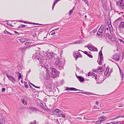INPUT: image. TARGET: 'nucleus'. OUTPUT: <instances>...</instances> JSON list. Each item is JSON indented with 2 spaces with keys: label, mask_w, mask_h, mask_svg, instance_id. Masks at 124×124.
Returning <instances> with one entry per match:
<instances>
[{
  "label": "nucleus",
  "mask_w": 124,
  "mask_h": 124,
  "mask_svg": "<svg viewBox=\"0 0 124 124\" xmlns=\"http://www.w3.org/2000/svg\"><path fill=\"white\" fill-rule=\"evenodd\" d=\"M44 52L39 50H37L36 52V53L35 55L33 56L32 58L34 59H37L38 60H41V58L44 57H43L44 55Z\"/></svg>",
  "instance_id": "obj_1"
},
{
  "label": "nucleus",
  "mask_w": 124,
  "mask_h": 124,
  "mask_svg": "<svg viewBox=\"0 0 124 124\" xmlns=\"http://www.w3.org/2000/svg\"><path fill=\"white\" fill-rule=\"evenodd\" d=\"M55 67L59 70H62L63 68L62 62L60 60H57L54 63Z\"/></svg>",
  "instance_id": "obj_2"
},
{
  "label": "nucleus",
  "mask_w": 124,
  "mask_h": 124,
  "mask_svg": "<svg viewBox=\"0 0 124 124\" xmlns=\"http://www.w3.org/2000/svg\"><path fill=\"white\" fill-rule=\"evenodd\" d=\"M116 5L120 9H124V0H120L116 1Z\"/></svg>",
  "instance_id": "obj_3"
},
{
  "label": "nucleus",
  "mask_w": 124,
  "mask_h": 124,
  "mask_svg": "<svg viewBox=\"0 0 124 124\" xmlns=\"http://www.w3.org/2000/svg\"><path fill=\"white\" fill-rule=\"evenodd\" d=\"M55 55H56V54L54 53L53 52H47L46 53L45 56L47 59H51L54 57Z\"/></svg>",
  "instance_id": "obj_4"
},
{
  "label": "nucleus",
  "mask_w": 124,
  "mask_h": 124,
  "mask_svg": "<svg viewBox=\"0 0 124 124\" xmlns=\"http://www.w3.org/2000/svg\"><path fill=\"white\" fill-rule=\"evenodd\" d=\"M112 58L115 61L118 62L120 59L121 55L120 53L115 54L113 55Z\"/></svg>",
  "instance_id": "obj_5"
},
{
  "label": "nucleus",
  "mask_w": 124,
  "mask_h": 124,
  "mask_svg": "<svg viewBox=\"0 0 124 124\" xmlns=\"http://www.w3.org/2000/svg\"><path fill=\"white\" fill-rule=\"evenodd\" d=\"M45 68H46V70L47 73H48V74H50L49 73V71L50 70H49L50 69V70L52 71V74L54 75H55L56 74V73H57V71L56 69H48L46 68V67H45Z\"/></svg>",
  "instance_id": "obj_6"
},
{
  "label": "nucleus",
  "mask_w": 124,
  "mask_h": 124,
  "mask_svg": "<svg viewBox=\"0 0 124 124\" xmlns=\"http://www.w3.org/2000/svg\"><path fill=\"white\" fill-rule=\"evenodd\" d=\"M119 30L120 32H123V29L124 28V22H121L119 25Z\"/></svg>",
  "instance_id": "obj_7"
},
{
  "label": "nucleus",
  "mask_w": 124,
  "mask_h": 124,
  "mask_svg": "<svg viewBox=\"0 0 124 124\" xmlns=\"http://www.w3.org/2000/svg\"><path fill=\"white\" fill-rule=\"evenodd\" d=\"M88 46V49L91 51H98L97 49L94 46L89 45Z\"/></svg>",
  "instance_id": "obj_8"
},
{
  "label": "nucleus",
  "mask_w": 124,
  "mask_h": 124,
  "mask_svg": "<svg viewBox=\"0 0 124 124\" xmlns=\"http://www.w3.org/2000/svg\"><path fill=\"white\" fill-rule=\"evenodd\" d=\"M6 75L8 78L13 83H15L16 81V79L12 76L11 75H9L7 74H6Z\"/></svg>",
  "instance_id": "obj_9"
},
{
  "label": "nucleus",
  "mask_w": 124,
  "mask_h": 124,
  "mask_svg": "<svg viewBox=\"0 0 124 124\" xmlns=\"http://www.w3.org/2000/svg\"><path fill=\"white\" fill-rule=\"evenodd\" d=\"M74 57L76 58V60L77 61L78 58L79 57H82V55L79 52H76L73 54Z\"/></svg>",
  "instance_id": "obj_10"
},
{
  "label": "nucleus",
  "mask_w": 124,
  "mask_h": 124,
  "mask_svg": "<svg viewBox=\"0 0 124 124\" xmlns=\"http://www.w3.org/2000/svg\"><path fill=\"white\" fill-rule=\"evenodd\" d=\"M59 28H58L56 29H55L54 30H52L50 33V34L52 35H55L56 33L57 32V30H59Z\"/></svg>",
  "instance_id": "obj_11"
},
{
  "label": "nucleus",
  "mask_w": 124,
  "mask_h": 124,
  "mask_svg": "<svg viewBox=\"0 0 124 124\" xmlns=\"http://www.w3.org/2000/svg\"><path fill=\"white\" fill-rule=\"evenodd\" d=\"M66 90H70V91H80V90H78L76 89V88H73V87H71V88H69V87H67L66 89Z\"/></svg>",
  "instance_id": "obj_12"
},
{
  "label": "nucleus",
  "mask_w": 124,
  "mask_h": 124,
  "mask_svg": "<svg viewBox=\"0 0 124 124\" xmlns=\"http://www.w3.org/2000/svg\"><path fill=\"white\" fill-rule=\"evenodd\" d=\"M76 75L77 78L80 82H83L84 81V78L80 76H77Z\"/></svg>",
  "instance_id": "obj_13"
},
{
  "label": "nucleus",
  "mask_w": 124,
  "mask_h": 124,
  "mask_svg": "<svg viewBox=\"0 0 124 124\" xmlns=\"http://www.w3.org/2000/svg\"><path fill=\"white\" fill-rule=\"evenodd\" d=\"M103 70L101 67L99 66L97 70H95V71L96 72H100L102 71Z\"/></svg>",
  "instance_id": "obj_14"
},
{
  "label": "nucleus",
  "mask_w": 124,
  "mask_h": 124,
  "mask_svg": "<svg viewBox=\"0 0 124 124\" xmlns=\"http://www.w3.org/2000/svg\"><path fill=\"white\" fill-rule=\"evenodd\" d=\"M109 68L108 67L106 68V71L104 72V74L105 75L106 74V76H107L106 75L107 74H111V71H109Z\"/></svg>",
  "instance_id": "obj_15"
},
{
  "label": "nucleus",
  "mask_w": 124,
  "mask_h": 124,
  "mask_svg": "<svg viewBox=\"0 0 124 124\" xmlns=\"http://www.w3.org/2000/svg\"><path fill=\"white\" fill-rule=\"evenodd\" d=\"M44 57H42L41 60H39V63L40 64H42L43 63L45 62L46 60L44 59Z\"/></svg>",
  "instance_id": "obj_16"
},
{
  "label": "nucleus",
  "mask_w": 124,
  "mask_h": 124,
  "mask_svg": "<svg viewBox=\"0 0 124 124\" xmlns=\"http://www.w3.org/2000/svg\"><path fill=\"white\" fill-rule=\"evenodd\" d=\"M60 110L57 108L53 112V114L54 115H56L57 116L58 113H59Z\"/></svg>",
  "instance_id": "obj_17"
},
{
  "label": "nucleus",
  "mask_w": 124,
  "mask_h": 124,
  "mask_svg": "<svg viewBox=\"0 0 124 124\" xmlns=\"http://www.w3.org/2000/svg\"><path fill=\"white\" fill-rule=\"evenodd\" d=\"M100 121H101V122L103 121L106 119V117L104 116H101L99 118Z\"/></svg>",
  "instance_id": "obj_18"
},
{
  "label": "nucleus",
  "mask_w": 124,
  "mask_h": 124,
  "mask_svg": "<svg viewBox=\"0 0 124 124\" xmlns=\"http://www.w3.org/2000/svg\"><path fill=\"white\" fill-rule=\"evenodd\" d=\"M108 31H106V30H105L104 32L105 34L106 35V36H107L108 38H110V35L109 33V32Z\"/></svg>",
  "instance_id": "obj_19"
},
{
  "label": "nucleus",
  "mask_w": 124,
  "mask_h": 124,
  "mask_svg": "<svg viewBox=\"0 0 124 124\" xmlns=\"http://www.w3.org/2000/svg\"><path fill=\"white\" fill-rule=\"evenodd\" d=\"M5 122L4 119L3 118H0V124H4Z\"/></svg>",
  "instance_id": "obj_20"
},
{
  "label": "nucleus",
  "mask_w": 124,
  "mask_h": 124,
  "mask_svg": "<svg viewBox=\"0 0 124 124\" xmlns=\"http://www.w3.org/2000/svg\"><path fill=\"white\" fill-rule=\"evenodd\" d=\"M83 53L87 55V56L90 57L92 58L93 57V56L92 55L89 54L87 51L83 52Z\"/></svg>",
  "instance_id": "obj_21"
},
{
  "label": "nucleus",
  "mask_w": 124,
  "mask_h": 124,
  "mask_svg": "<svg viewBox=\"0 0 124 124\" xmlns=\"http://www.w3.org/2000/svg\"><path fill=\"white\" fill-rule=\"evenodd\" d=\"M27 39L23 38L20 39V41L21 42L23 43L27 41Z\"/></svg>",
  "instance_id": "obj_22"
},
{
  "label": "nucleus",
  "mask_w": 124,
  "mask_h": 124,
  "mask_svg": "<svg viewBox=\"0 0 124 124\" xmlns=\"http://www.w3.org/2000/svg\"><path fill=\"white\" fill-rule=\"evenodd\" d=\"M97 36L99 38H101L103 37L102 34L100 33L99 34L98 32H97L96 34Z\"/></svg>",
  "instance_id": "obj_23"
},
{
  "label": "nucleus",
  "mask_w": 124,
  "mask_h": 124,
  "mask_svg": "<svg viewBox=\"0 0 124 124\" xmlns=\"http://www.w3.org/2000/svg\"><path fill=\"white\" fill-rule=\"evenodd\" d=\"M21 101L25 105H27V102L26 101H25L24 99H21Z\"/></svg>",
  "instance_id": "obj_24"
},
{
  "label": "nucleus",
  "mask_w": 124,
  "mask_h": 124,
  "mask_svg": "<svg viewBox=\"0 0 124 124\" xmlns=\"http://www.w3.org/2000/svg\"><path fill=\"white\" fill-rule=\"evenodd\" d=\"M26 25H25L23 24H21L17 28V29H20V28H24L26 26Z\"/></svg>",
  "instance_id": "obj_25"
},
{
  "label": "nucleus",
  "mask_w": 124,
  "mask_h": 124,
  "mask_svg": "<svg viewBox=\"0 0 124 124\" xmlns=\"http://www.w3.org/2000/svg\"><path fill=\"white\" fill-rule=\"evenodd\" d=\"M82 41H77L76 42H74L72 43H71V44H80L81 42H82Z\"/></svg>",
  "instance_id": "obj_26"
},
{
  "label": "nucleus",
  "mask_w": 124,
  "mask_h": 124,
  "mask_svg": "<svg viewBox=\"0 0 124 124\" xmlns=\"http://www.w3.org/2000/svg\"><path fill=\"white\" fill-rule=\"evenodd\" d=\"M19 51L20 52H22V53H23L25 51V49L24 48H21L20 49Z\"/></svg>",
  "instance_id": "obj_27"
},
{
  "label": "nucleus",
  "mask_w": 124,
  "mask_h": 124,
  "mask_svg": "<svg viewBox=\"0 0 124 124\" xmlns=\"http://www.w3.org/2000/svg\"><path fill=\"white\" fill-rule=\"evenodd\" d=\"M30 108L31 110H33L35 111H36L37 110V108L34 107H30Z\"/></svg>",
  "instance_id": "obj_28"
},
{
  "label": "nucleus",
  "mask_w": 124,
  "mask_h": 124,
  "mask_svg": "<svg viewBox=\"0 0 124 124\" xmlns=\"http://www.w3.org/2000/svg\"><path fill=\"white\" fill-rule=\"evenodd\" d=\"M74 8H75L74 7H73V8L70 10L69 12V13L70 14V15H71V14L73 13Z\"/></svg>",
  "instance_id": "obj_29"
},
{
  "label": "nucleus",
  "mask_w": 124,
  "mask_h": 124,
  "mask_svg": "<svg viewBox=\"0 0 124 124\" xmlns=\"http://www.w3.org/2000/svg\"><path fill=\"white\" fill-rule=\"evenodd\" d=\"M94 74V73L93 72H89L88 74V76H93V74Z\"/></svg>",
  "instance_id": "obj_30"
},
{
  "label": "nucleus",
  "mask_w": 124,
  "mask_h": 124,
  "mask_svg": "<svg viewBox=\"0 0 124 124\" xmlns=\"http://www.w3.org/2000/svg\"><path fill=\"white\" fill-rule=\"evenodd\" d=\"M109 32H113V28L112 26H111L110 27H109Z\"/></svg>",
  "instance_id": "obj_31"
},
{
  "label": "nucleus",
  "mask_w": 124,
  "mask_h": 124,
  "mask_svg": "<svg viewBox=\"0 0 124 124\" xmlns=\"http://www.w3.org/2000/svg\"><path fill=\"white\" fill-rule=\"evenodd\" d=\"M28 23L29 24H33L34 25H41L40 24H39L38 23H33L31 22H29Z\"/></svg>",
  "instance_id": "obj_32"
},
{
  "label": "nucleus",
  "mask_w": 124,
  "mask_h": 124,
  "mask_svg": "<svg viewBox=\"0 0 124 124\" xmlns=\"http://www.w3.org/2000/svg\"><path fill=\"white\" fill-rule=\"evenodd\" d=\"M103 31V30H101V29H99L97 32L100 33L102 34Z\"/></svg>",
  "instance_id": "obj_33"
},
{
  "label": "nucleus",
  "mask_w": 124,
  "mask_h": 124,
  "mask_svg": "<svg viewBox=\"0 0 124 124\" xmlns=\"http://www.w3.org/2000/svg\"><path fill=\"white\" fill-rule=\"evenodd\" d=\"M93 76L94 77H93V78H94L97 81V75H96L94 73V74H93Z\"/></svg>",
  "instance_id": "obj_34"
},
{
  "label": "nucleus",
  "mask_w": 124,
  "mask_h": 124,
  "mask_svg": "<svg viewBox=\"0 0 124 124\" xmlns=\"http://www.w3.org/2000/svg\"><path fill=\"white\" fill-rule=\"evenodd\" d=\"M80 90V91H82L81 92V93H90L87 92H86V91L83 92V91H84L83 90H82V91H81ZM75 93H81L80 92H75Z\"/></svg>",
  "instance_id": "obj_35"
},
{
  "label": "nucleus",
  "mask_w": 124,
  "mask_h": 124,
  "mask_svg": "<svg viewBox=\"0 0 124 124\" xmlns=\"http://www.w3.org/2000/svg\"><path fill=\"white\" fill-rule=\"evenodd\" d=\"M17 73H18L19 74V76L18 77V80H19L22 77L20 73H19V72H17Z\"/></svg>",
  "instance_id": "obj_36"
},
{
  "label": "nucleus",
  "mask_w": 124,
  "mask_h": 124,
  "mask_svg": "<svg viewBox=\"0 0 124 124\" xmlns=\"http://www.w3.org/2000/svg\"><path fill=\"white\" fill-rule=\"evenodd\" d=\"M24 87L26 88H28V85L27 84V83L26 82L24 83Z\"/></svg>",
  "instance_id": "obj_37"
},
{
  "label": "nucleus",
  "mask_w": 124,
  "mask_h": 124,
  "mask_svg": "<svg viewBox=\"0 0 124 124\" xmlns=\"http://www.w3.org/2000/svg\"><path fill=\"white\" fill-rule=\"evenodd\" d=\"M36 120H34L33 122H31L29 124H36Z\"/></svg>",
  "instance_id": "obj_38"
},
{
  "label": "nucleus",
  "mask_w": 124,
  "mask_h": 124,
  "mask_svg": "<svg viewBox=\"0 0 124 124\" xmlns=\"http://www.w3.org/2000/svg\"><path fill=\"white\" fill-rule=\"evenodd\" d=\"M101 123V121H100L99 120H99L96 121L95 123L96 124H100Z\"/></svg>",
  "instance_id": "obj_39"
},
{
  "label": "nucleus",
  "mask_w": 124,
  "mask_h": 124,
  "mask_svg": "<svg viewBox=\"0 0 124 124\" xmlns=\"http://www.w3.org/2000/svg\"><path fill=\"white\" fill-rule=\"evenodd\" d=\"M63 112L62 111H60L59 113H58V115L57 116H58L61 117V115L62 114V113Z\"/></svg>",
  "instance_id": "obj_40"
},
{
  "label": "nucleus",
  "mask_w": 124,
  "mask_h": 124,
  "mask_svg": "<svg viewBox=\"0 0 124 124\" xmlns=\"http://www.w3.org/2000/svg\"><path fill=\"white\" fill-rule=\"evenodd\" d=\"M109 38L112 41H114L115 40V39L114 37H111V36H110V38Z\"/></svg>",
  "instance_id": "obj_41"
},
{
  "label": "nucleus",
  "mask_w": 124,
  "mask_h": 124,
  "mask_svg": "<svg viewBox=\"0 0 124 124\" xmlns=\"http://www.w3.org/2000/svg\"><path fill=\"white\" fill-rule=\"evenodd\" d=\"M99 54L100 55V56H103V54L102 53V50H101L99 52Z\"/></svg>",
  "instance_id": "obj_42"
},
{
  "label": "nucleus",
  "mask_w": 124,
  "mask_h": 124,
  "mask_svg": "<svg viewBox=\"0 0 124 124\" xmlns=\"http://www.w3.org/2000/svg\"><path fill=\"white\" fill-rule=\"evenodd\" d=\"M92 31H93V35H94L95 34V33L97 31V29H95L94 30H93Z\"/></svg>",
  "instance_id": "obj_43"
},
{
  "label": "nucleus",
  "mask_w": 124,
  "mask_h": 124,
  "mask_svg": "<svg viewBox=\"0 0 124 124\" xmlns=\"http://www.w3.org/2000/svg\"><path fill=\"white\" fill-rule=\"evenodd\" d=\"M104 28V26L103 25H102L100 26L99 29H101V30H103V31Z\"/></svg>",
  "instance_id": "obj_44"
},
{
  "label": "nucleus",
  "mask_w": 124,
  "mask_h": 124,
  "mask_svg": "<svg viewBox=\"0 0 124 124\" xmlns=\"http://www.w3.org/2000/svg\"><path fill=\"white\" fill-rule=\"evenodd\" d=\"M4 32H5V33L6 34H10L11 35H12V34L11 33L9 32H8L7 31H4Z\"/></svg>",
  "instance_id": "obj_45"
},
{
  "label": "nucleus",
  "mask_w": 124,
  "mask_h": 124,
  "mask_svg": "<svg viewBox=\"0 0 124 124\" xmlns=\"http://www.w3.org/2000/svg\"><path fill=\"white\" fill-rule=\"evenodd\" d=\"M61 116L62 117L64 118H66V116L65 114H63V113L62 114Z\"/></svg>",
  "instance_id": "obj_46"
},
{
  "label": "nucleus",
  "mask_w": 124,
  "mask_h": 124,
  "mask_svg": "<svg viewBox=\"0 0 124 124\" xmlns=\"http://www.w3.org/2000/svg\"><path fill=\"white\" fill-rule=\"evenodd\" d=\"M7 25H8L10 26H11L12 27H13V25H12L9 23V22H8L7 23Z\"/></svg>",
  "instance_id": "obj_47"
},
{
  "label": "nucleus",
  "mask_w": 124,
  "mask_h": 124,
  "mask_svg": "<svg viewBox=\"0 0 124 124\" xmlns=\"http://www.w3.org/2000/svg\"><path fill=\"white\" fill-rule=\"evenodd\" d=\"M109 27V25L108 24H107L105 26V29H106L107 28H108Z\"/></svg>",
  "instance_id": "obj_48"
},
{
  "label": "nucleus",
  "mask_w": 124,
  "mask_h": 124,
  "mask_svg": "<svg viewBox=\"0 0 124 124\" xmlns=\"http://www.w3.org/2000/svg\"><path fill=\"white\" fill-rule=\"evenodd\" d=\"M56 4L54 2L53 3V5L52 6V10H53V9H54V7L55 6V5Z\"/></svg>",
  "instance_id": "obj_49"
},
{
  "label": "nucleus",
  "mask_w": 124,
  "mask_h": 124,
  "mask_svg": "<svg viewBox=\"0 0 124 124\" xmlns=\"http://www.w3.org/2000/svg\"><path fill=\"white\" fill-rule=\"evenodd\" d=\"M103 56H100V60L101 61H102L103 60Z\"/></svg>",
  "instance_id": "obj_50"
},
{
  "label": "nucleus",
  "mask_w": 124,
  "mask_h": 124,
  "mask_svg": "<svg viewBox=\"0 0 124 124\" xmlns=\"http://www.w3.org/2000/svg\"><path fill=\"white\" fill-rule=\"evenodd\" d=\"M40 76H41V77H40V78H42V77H44V74H41L40 75Z\"/></svg>",
  "instance_id": "obj_51"
},
{
  "label": "nucleus",
  "mask_w": 124,
  "mask_h": 124,
  "mask_svg": "<svg viewBox=\"0 0 124 124\" xmlns=\"http://www.w3.org/2000/svg\"><path fill=\"white\" fill-rule=\"evenodd\" d=\"M30 44V42H26L25 43V45H28V44Z\"/></svg>",
  "instance_id": "obj_52"
},
{
  "label": "nucleus",
  "mask_w": 124,
  "mask_h": 124,
  "mask_svg": "<svg viewBox=\"0 0 124 124\" xmlns=\"http://www.w3.org/2000/svg\"><path fill=\"white\" fill-rule=\"evenodd\" d=\"M30 83L34 87H35L36 88H40L39 87H37L36 86H35V85L33 84H32L31 83Z\"/></svg>",
  "instance_id": "obj_53"
},
{
  "label": "nucleus",
  "mask_w": 124,
  "mask_h": 124,
  "mask_svg": "<svg viewBox=\"0 0 124 124\" xmlns=\"http://www.w3.org/2000/svg\"><path fill=\"white\" fill-rule=\"evenodd\" d=\"M119 40L124 44V41L121 39H119Z\"/></svg>",
  "instance_id": "obj_54"
},
{
  "label": "nucleus",
  "mask_w": 124,
  "mask_h": 124,
  "mask_svg": "<svg viewBox=\"0 0 124 124\" xmlns=\"http://www.w3.org/2000/svg\"><path fill=\"white\" fill-rule=\"evenodd\" d=\"M5 88H2V92H4L5 91Z\"/></svg>",
  "instance_id": "obj_55"
},
{
  "label": "nucleus",
  "mask_w": 124,
  "mask_h": 124,
  "mask_svg": "<svg viewBox=\"0 0 124 124\" xmlns=\"http://www.w3.org/2000/svg\"><path fill=\"white\" fill-rule=\"evenodd\" d=\"M119 117H124V115H119Z\"/></svg>",
  "instance_id": "obj_56"
},
{
  "label": "nucleus",
  "mask_w": 124,
  "mask_h": 124,
  "mask_svg": "<svg viewBox=\"0 0 124 124\" xmlns=\"http://www.w3.org/2000/svg\"><path fill=\"white\" fill-rule=\"evenodd\" d=\"M122 105H123L122 104H118V106L119 107H122Z\"/></svg>",
  "instance_id": "obj_57"
},
{
  "label": "nucleus",
  "mask_w": 124,
  "mask_h": 124,
  "mask_svg": "<svg viewBox=\"0 0 124 124\" xmlns=\"http://www.w3.org/2000/svg\"><path fill=\"white\" fill-rule=\"evenodd\" d=\"M102 61H101L100 60H99V62H98V63L99 65H101L102 63Z\"/></svg>",
  "instance_id": "obj_58"
},
{
  "label": "nucleus",
  "mask_w": 124,
  "mask_h": 124,
  "mask_svg": "<svg viewBox=\"0 0 124 124\" xmlns=\"http://www.w3.org/2000/svg\"><path fill=\"white\" fill-rule=\"evenodd\" d=\"M99 102L98 101H96L95 104L98 105H99Z\"/></svg>",
  "instance_id": "obj_59"
},
{
  "label": "nucleus",
  "mask_w": 124,
  "mask_h": 124,
  "mask_svg": "<svg viewBox=\"0 0 124 124\" xmlns=\"http://www.w3.org/2000/svg\"><path fill=\"white\" fill-rule=\"evenodd\" d=\"M59 1V0H56L54 2L56 4Z\"/></svg>",
  "instance_id": "obj_60"
},
{
  "label": "nucleus",
  "mask_w": 124,
  "mask_h": 124,
  "mask_svg": "<svg viewBox=\"0 0 124 124\" xmlns=\"http://www.w3.org/2000/svg\"><path fill=\"white\" fill-rule=\"evenodd\" d=\"M115 122V123H114V124H118L119 122V121H118L117 122Z\"/></svg>",
  "instance_id": "obj_61"
},
{
  "label": "nucleus",
  "mask_w": 124,
  "mask_h": 124,
  "mask_svg": "<svg viewBox=\"0 0 124 124\" xmlns=\"http://www.w3.org/2000/svg\"><path fill=\"white\" fill-rule=\"evenodd\" d=\"M94 108L96 109H99L100 108H98V107L97 106H95Z\"/></svg>",
  "instance_id": "obj_62"
},
{
  "label": "nucleus",
  "mask_w": 124,
  "mask_h": 124,
  "mask_svg": "<svg viewBox=\"0 0 124 124\" xmlns=\"http://www.w3.org/2000/svg\"><path fill=\"white\" fill-rule=\"evenodd\" d=\"M14 32L15 34H18V35H19V33L17 32L16 31H15Z\"/></svg>",
  "instance_id": "obj_63"
},
{
  "label": "nucleus",
  "mask_w": 124,
  "mask_h": 124,
  "mask_svg": "<svg viewBox=\"0 0 124 124\" xmlns=\"http://www.w3.org/2000/svg\"><path fill=\"white\" fill-rule=\"evenodd\" d=\"M110 123V124H114V123H115V122H111Z\"/></svg>",
  "instance_id": "obj_64"
}]
</instances>
